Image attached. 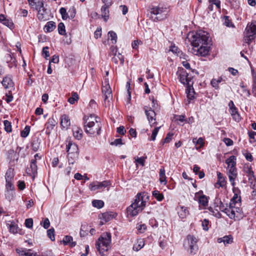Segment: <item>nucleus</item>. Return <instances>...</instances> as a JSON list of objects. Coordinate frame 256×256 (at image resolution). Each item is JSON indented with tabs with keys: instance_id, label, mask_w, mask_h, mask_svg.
Here are the masks:
<instances>
[{
	"instance_id": "f257e3e1",
	"label": "nucleus",
	"mask_w": 256,
	"mask_h": 256,
	"mask_svg": "<svg viewBox=\"0 0 256 256\" xmlns=\"http://www.w3.org/2000/svg\"><path fill=\"white\" fill-rule=\"evenodd\" d=\"M148 196L144 192H139L135 196L134 202L127 208V213L131 216H134L141 212L146 206Z\"/></svg>"
},
{
	"instance_id": "f03ea898",
	"label": "nucleus",
	"mask_w": 256,
	"mask_h": 256,
	"mask_svg": "<svg viewBox=\"0 0 256 256\" xmlns=\"http://www.w3.org/2000/svg\"><path fill=\"white\" fill-rule=\"evenodd\" d=\"M98 119L100 118H95L92 114L84 118L85 132L90 136L100 134L102 124Z\"/></svg>"
},
{
	"instance_id": "7ed1b4c3",
	"label": "nucleus",
	"mask_w": 256,
	"mask_h": 256,
	"mask_svg": "<svg viewBox=\"0 0 256 256\" xmlns=\"http://www.w3.org/2000/svg\"><path fill=\"white\" fill-rule=\"evenodd\" d=\"M28 0L31 8L37 11V18L40 20L46 21L50 19V12L44 6L42 0Z\"/></svg>"
},
{
	"instance_id": "20e7f679",
	"label": "nucleus",
	"mask_w": 256,
	"mask_h": 256,
	"mask_svg": "<svg viewBox=\"0 0 256 256\" xmlns=\"http://www.w3.org/2000/svg\"><path fill=\"white\" fill-rule=\"evenodd\" d=\"M111 234L104 232L101 234L96 242V247L102 256H106L104 252L110 248Z\"/></svg>"
},
{
	"instance_id": "39448f33",
	"label": "nucleus",
	"mask_w": 256,
	"mask_h": 256,
	"mask_svg": "<svg viewBox=\"0 0 256 256\" xmlns=\"http://www.w3.org/2000/svg\"><path fill=\"white\" fill-rule=\"evenodd\" d=\"M210 38L209 34L202 30H199L196 32H192L189 38L192 45L195 48L198 47L201 44H206Z\"/></svg>"
},
{
	"instance_id": "423d86ee",
	"label": "nucleus",
	"mask_w": 256,
	"mask_h": 256,
	"mask_svg": "<svg viewBox=\"0 0 256 256\" xmlns=\"http://www.w3.org/2000/svg\"><path fill=\"white\" fill-rule=\"evenodd\" d=\"M244 41L250 44L256 36V21L248 24L245 30Z\"/></svg>"
},
{
	"instance_id": "0eeeda50",
	"label": "nucleus",
	"mask_w": 256,
	"mask_h": 256,
	"mask_svg": "<svg viewBox=\"0 0 256 256\" xmlns=\"http://www.w3.org/2000/svg\"><path fill=\"white\" fill-rule=\"evenodd\" d=\"M198 240L192 235H188L184 242L185 249L190 250L191 254H195L198 250Z\"/></svg>"
},
{
	"instance_id": "6e6552de",
	"label": "nucleus",
	"mask_w": 256,
	"mask_h": 256,
	"mask_svg": "<svg viewBox=\"0 0 256 256\" xmlns=\"http://www.w3.org/2000/svg\"><path fill=\"white\" fill-rule=\"evenodd\" d=\"M224 213L230 218L234 219L235 218L240 216L242 210L238 206H235L233 202H230L228 204H226V210Z\"/></svg>"
},
{
	"instance_id": "1a4fd4ad",
	"label": "nucleus",
	"mask_w": 256,
	"mask_h": 256,
	"mask_svg": "<svg viewBox=\"0 0 256 256\" xmlns=\"http://www.w3.org/2000/svg\"><path fill=\"white\" fill-rule=\"evenodd\" d=\"M166 8L162 7L153 6L150 9V13L156 16L154 18V21L161 20L166 17Z\"/></svg>"
},
{
	"instance_id": "9d476101",
	"label": "nucleus",
	"mask_w": 256,
	"mask_h": 256,
	"mask_svg": "<svg viewBox=\"0 0 256 256\" xmlns=\"http://www.w3.org/2000/svg\"><path fill=\"white\" fill-rule=\"evenodd\" d=\"M102 90L103 94H104V103L106 104V102H110V100L112 99V90L109 84L108 80V78H106L104 80Z\"/></svg>"
},
{
	"instance_id": "9b49d317",
	"label": "nucleus",
	"mask_w": 256,
	"mask_h": 256,
	"mask_svg": "<svg viewBox=\"0 0 256 256\" xmlns=\"http://www.w3.org/2000/svg\"><path fill=\"white\" fill-rule=\"evenodd\" d=\"M210 50V47L208 46V42L206 44H201L198 47H194L192 49V52L194 55L204 56H206Z\"/></svg>"
},
{
	"instance_id": "f8f14e48",
	"label": "nucleus",
	"mask_w": 256,
	"mask_h": 256,
	"mask_svg": "<svg viewBox=\"0 0 256 256\" xmlns=\"http://www.w3.org/2000/svg\"><path fill=\"white\" fill-rule=\"evenodd\" d=\"M176 74L182 84L184 85H190V78H188V72L183 68H178Z\"/></svg>"
},
{
	"instance_id": "ddd939ff",
	"label": "nucleus",
	"mask_w": 256,
	"mask_h": 256,
	"mask_svg": "<svg viewBox=\"0 0 256 256\" xmlns=\"http://www.w3.org/2000/svg\"><path fill=\"white\" fill-rule=\"evenodd\" d=\"M110 183L108 180H104L102 182H94L90 184L89 188L90 190L95 191L97 190H103L106 188L110 186Z\"/></svg>"
},
{
	"instance_id": "4468645a",
	"label": "nucleus",
	"mask_w": 256,
	"mask_h": 256,
	"mask_svg": "<svg viewBox=\"0 0 256 256\" xmlns=\"http://www.w3.org/2000/svg\"><path fill=\"white\" fill-rule=\"evenodd\" d=\"M144 110L150 126H154L156 124V114L154 110H152L151 108H148V106H144Z\"/></svg>"
},
{
	"instance_id": "2eb2a0df",
	"label": "nucleus",
	"mask_w": 256,
	"mask_h": 256,
	"mask_svg": "<svg viewBox=\"0 0 256 256\" xmlns=\"http://www.w3.org/2000/svg\"><path fill=\"white\" fill-rule=\"evenodd\" d=\"M116 216V213H114L112 212H106L100 214L98 216V218L100 220L101 225H102L104 223L110 221L113 218H115Z\"/></svg>"
},
{
	"instance_id": "dca6fc26",
	"label": "nucleus",
	"mask_w": 256,
	"mask_h": 256,
	"mask_svg": "<svg viewBox=\"0 0 256 256\" xmlns=\"http://www.w3.org/2000/svg\"><path fill=\"white\" fill-rule=\"evenodd\" d=\"M66 142L68 143L66 145L67 153H78V148L77 144L68 138L66 140Z\"/></svg>"
},
{
	"instance_id": "f3484780",
	"label": "nucleus",
	"mask_w": 256,
	"mask_h": 256,
	"mask_svg": "<svg viewBox=\"0 0 256 256\" xmlns=\"http://www.w3.org/2000/svg\"><path fill=\"white\" fill-rule=\"evenodd\" d=\"M37 165L36 160H32L30 167L28 168L26 170V172L28 174L32 176V178L34 179L37 174Z\"/></svg>"
},
{
	"instance_id": "a211bd4d",
	"label": "nucleus",
	"mask_w": 256,
	"mask_h": 256,
	"mask_svg": "<svg viewBox=\"0 0 256 256\" xmlns=\"http://www.w3.org/2000/svg\"><path fill=\"white\" fill-rule=\"evenodd\" d=\"M2 83L6 89H10V92H12V90H14V83L10 76H6L4 77Z\"/></svg>"
},
{
	"instance_id": "6ab92c4d",
	"label": "nucleus",
	"mask_w": 256,
	"mask_h": 256,
	"mask_svg": "<svg viewBox=\"0 0 256 256\" xmlns=\"http://www.w3.org/2000/svg\"><path fill=\"white\" fill-rule=\"evenodd\" d=\"M228 174L230 182H231L232 186H234L235 184L234 180L237 176L236 168H228Z\"/></svg>"
},
{
	"instance_id": "aec40b11",
	"label": "nucleus",
	"mask_w": 256,
	"mask_h": 256,
	"mask_svg": "<svg viewBox=\"0 0 256 256\" xmlns=\"http://www.w3.org/2000/svg\"><path fill=\"white\" fill-rule=\"evenodd\" d=\"M234 192L233 198L230 200V202H233L235 206H240V203L241 201L240 196H239L240 191L238 188H234Z\"/></svg>"
},
{
	"instance_id": "412c9836",
	"label": "nucleus",
	"mask_w": 256,
	"mask_h": 256,
	"mask_svg": "<svg viewBox=\"0 0 256 256\" xmlns=\"http://www.w3.org/2000/svg\"><path fill=\"white\" fill-rule=\"evenodd\" d=\"M0 22L9 28L10 30H12L14 28V24L12 21L11 20L7 19L2 14H0Z\"/></svg>"
},
{
	"instance_id": "4be33fe9",
	"label": "nucleus",
	"mask_w": 256,
	"mask_h": 256,
	"mask_svg": "<svg viewBox=\"0 0 256 256\" xmlns=\"http://www.w3.org/2000/svg\"><path fill=\"white\" fill-rule=\"evenodd\" d=\"M60 124L63 128H68L70 125V121L69 116L66 114H63L60 117Z\"/></svg>"
},
{
	"instance_id": "5701e85b",
	"label": "nucleus",
	"mask_w": 256,
	"mask_h": 256,
	"mask_svg": "<svg viewBox=\"0 0 256 256\" xmlns=\"http://www.w3.org/2000/svg\"><path fill=\"white\" fill-rule=\"evenodd\" d=\"M218 182L215 184V187L219 188L220 187H224L226 184V181L222 174L220 172H217Z\"/></svg>"
},
{
	"instance_id": "b1692460",
	"label": "nucleus",
	"mask_w": 256,
	"mask_h": 256,
	"mask_svg": "<svg viewBox=\"0 0 256 256\" xmlns=\"http://www.w3.org/2000/svg\"><path fill=\"white\" fill-rule=\"evenodd\" d=\"M178 214L181 219L185 218L188 214V210L186 207L180 206L178 208Z\"/></svg>"
},
{
	"instance_id": "393cba45",
	"label": "nucleus",
	"mask_w": 256,
	"mask_h": 256,
	"mask_svg": "<svg viewBox=\"0 0 256 256\" xmlns=\"http://www.w3.org/2000/svg\"><path fill=\"white\" fill-rule=\"evenodd\" d=\"M112 60L116 64H118L120 62V64L123 66L124 62V56L119 52L118 54L116 53L112 58Z\"/></svg>"
},
{
	"instance_id": "a878e982",
	"label": "nucleus",
	"mask_w": 256,
	"mask_h": 256,
	"mask_svg": "<svg viewBox=\"0 0 256 256\" xmlns=\"http://www.w3.org/2000/svg\"><path fill=\"white\" fill-rule=\"evenodd\" d=\"M244 172L247 174V176L248 178V181L251 180H254L255 177L254 176V172L252 170V167L249 166H244Z\"/></svg>"
},
{
	"instance_id": "bb28decb",
	"label": "nucleus",
	"mask_w": 256,
	"mask_h": 256,
	"mask_svg": "<svg viewBox=\"0 0 256 256\" xmlns=\"http://www.w3.org/2000/svg\"><path fill=\"white\" fill-rule=\"evenodd\" d=\"M6 226L9 229L10 232L12 234H17L18 232V228L16 223L13 221H9L7 224Z\"/></svg>"
},
{
	"instance_id": "cd10ccee",
	"label": "nucleus",
	"mask_w": 256,
	"mask_h": 256,
	"mask_svg": "<svg viewBox=\"0 0 256 256\" xmlns=\"http://www.w3.org/2000/svg\"><path fill=\"white\" fill-rule=\"evenodd\" d=\"M62 242L64 245L69 244L71 247H74L76 246V242H73V238L70 236H66L64 237Z\"/></svg>"
},
{
	"instance_id": "c85d7f7f",
	"label": "nucleus",
	"mask_w": 256,
	"mask_h": 256,
	"mask_svg": "<svg viewBox=\"0 0 256 256\" xmlns=\"http://www.w3.org/2000/svg\"><path fill=\"white\" fill-rule=\"evenodd\" d=\"M73 136L77 140H80L82 138V130L78 127H74L72 128Z\"/></svg>"
},
{
	"instance_id": "c756f323",
	"label": "nucleus",
	"mask_w": 256,
	"mask_h": 256,
	"mask_svg": "<svg viewBox=\"0 0 256 256\" xmlns=\"http://www.w3.org/2000/svg\"><path fill=\"white\" fill-rule=\"evenodd\" d=\"M14 169L12 168H9L6 173V181L14 182Z\"/></svg>"
},
{
	"instance_id": "7c9ffc66",
	"label": "nucleus",
	"mask_w": 256,
	"mask_h": 256,
	"mask_svg": "<svg viewBox=\"0 0 256 256\" xmlns=\"http://www.w3.org/2000/svg\"><path fill=\"white\" fill-rule=\"evenodd\" d=\"M7 156L10 161L17 160L18 158V154L12 149H10L8 151Z\"/></svg>"
},
{
	"instance_id": "2f4dec72",
	"label": "nucleus",
	"mask_w": 256,
	"mask_h": 256,
	"mask_svg": "<svg viewBox=\"0 0 256 256\" xmlns=\"http://www.w3.org/2000/svg\"><path fill=\"white\" fill-rule=\"evenodd\" d=\"M79 153H68V159L69 164H73L78 158Z\"/></svg>"
},
{
	"instance_id": "473e14b6",
	"label": "nucleus",
	"mask_w": 256,
	"mask_h": 256,
	"mask_svg": "<svg viewBox=\"0 0 256 256\" xmlns=\"http://www.w3.org/2000/svg\"><path fill=\"white\" fill-rule=\"evenodd\" d=\"M230 114L232 118L236 122H239L241 118L240 114L238 112V108L236 107H234L233 108L230 110Z\"/></svg>"
},
{
	"instance_id": "72a5a7b5",
	"label": "nucleus",
	"mask_w": 256,
	"mask_h": 256,
	"mask_svg": "<svg viewBox=\"0 0 256 256\" xmlns=\"http://www.w3.org/2000/svg\"><path fill=\"white\" fill-rule=\"evenodd\" d=\"M159 176L160 182L162 184L166 185L167 184V180L164 168H162L160 170Z\"/></svg>"
},
{
	"instance_id": "f704fd0d",
	"label": "nucleus",
	"mask_w": 256,
	"mask_h": 256,
	"mask_svg": "<svg viewBox=\"0 0 256 256\" xmlns=\"http://www.w3.org/2000/svg\"><path fill=\"white\" fill-rule=\"evenodd\" d=\"M226 164H228V168H236V158L234 156H230L228 158L226 161Z\"/></svg>"
},
{
	"instance_id": "c9c22d12",
	"label": "nucleus",
	"mask_w": 256,
	"mask_h": 256,
	"mask_svg": "<svg viewBox=\"0 0 256 256\" xmlns=\"http://www.w3.org/2000/svg\"><path fill=\"white\" fill-rule=\"evenodd\" d=\"M232 242V238L231 236H226L218 239V243L224 242V245L230 244Z\"/></svg>"
},
{
	"instance_id": "e433bc0d",
	"label": "nucleus",
	"mask_w": 256,
	"mask_h": 256,
	"mask_svg": "<svg viewBox=\"0 0 256 256\" xmlns=\"http://www.w3.org/2000/svg\"><path fill=\"white\" fill-rule=\"evenodd\" d=\"M14 190H6L4 191V196L10 202L12 200L14 196Z\"/></svg>"
},
{
	"instance_id": "4c0bfd02",
	"label": "nucleus",
	"mask_w": 256,
	"mask_h": 256,
	"mask_svg": "<svg viewBox=\"0 0 256 256\" xmlns=\"http://www.w3.org/2000/svg\"><path fill=\"white\" fill-rule=\"evenodd\" d=\"M109 7L102 6L101 8L102 16L105 22H107L109 18Z\"/></svg>"
},
{
	"instance_id": "58836bf2",
	"label": "nucleus",
	"mask_w": 256,
	"mask_h": 256,
	"mask_svg": "<svg viewBox=\"0 0 256 256\" xmlns=\"http://www.w3.org/2000/svg\"><path fill=\"white\" fill-rule=\"evenodd\" d=\"M144 246V242L143 239L138 240L137 242L134 244L133 250L136 252L140 250Z\"/></svg>"
},
{
	"instance_id": "ea45409f",
	"label": "nucleus",
	"mask_w": 256,
	"mask_h": 256,
	"mask_svg": "<svg viewBox=\"0 0 256 256\" xmlns=\"http://www.w3.org/2000/svg\"><path fill=\"white\" fill-rule=\"evenodd\" d=\"M56 28V24L52 21L48 22L44 27L46 28V32H48L53 31Z\"/></svg>"
},
{
	"instance_id": "a19ab883",
	"label": "nucleus",
	"mask_w": 256,
	"mask_h": 256,
	"mask_svg": "<svg viewBox=\"0 0 256 256\" xmlns=\"http://www.w3.org/2000/svg\"><path fill=\"white\" fill-rule=\"evenodd\" d=\"M252 92L256 96V74L253 70H252Z\"/></svg>"
},
{
	"instance_id": "79ce46f5",
	"label": "nucleus",
	"mask_w": 256,
	"mask_h": 256,
	"mask_svg": "<svg viewBox=\"0 0 256 256\" xmlns=\"http://www.w3.org/2000/svg\"><path fill=\"white\" fill-rule=\"evenodd\" d=\"M92 205L95 208H100L104 206V202L102 200H94L92 202Z\"/></svg>"
},
{
	"instance_id": "37998d69",
	"label": "nucleus",
	"mask_w": 256,
	"mask_h": 256,
	"mask_svg": "<svg viewBox=\"0 0 256 256\" xmlns=\"http://www.w3.org/2000/svg\"><path fill=\"white\" fill-rule=\"evenodd\" d=\"M199 203L203 206H206L208 204V198L205 195H202L198 198Z\"/></svg>"
},
{
	"instance_id": "c03bdc74",
	"label": "nucleus",
	"mask_w": 256,
	"mask_h": 256,
	"mask_svg": "<svg viewBox=\"0 0 256 256\" xmlns=\"http://www.w3.org/2000/svg\"><path fill=\"white\" fill-rule=\"evenodd\" d=\"M152 196L159 202L162 200L164 198L163 194L157 190L152 192Z\"/></svg>"
},
{
	"instance_id": "a18cd8bd",
	"label": "nucleus",
	"mask_w": 256,
	"mask_h": 256,
	"mask_svg": "<svg viewBox=\"0 0 256 256\" xmlns=\"http://www.w3.org/2000/svg\"><path fill=\"white\" fill-rule=\"evenodd\" d=\"M78 99V96L76 92H73L72 94V96L68 99V102L70 104H74Z\"/></svg>"
},
{
	"instance_id": "49530a36",
	"label": "nucleus",
	"mask_w": 256,
	"mask_h": 256,
	"mask_svg": "<svg viewBox=\"0 0 256 256\" xmlns=\"http://www.w3.org/2000/svg\"><path fill=\"white\" fill-rule=\"evenodd\" d=\"M135 162L136 165V167L138 166L137 164H140L142 166H144V162L146 159V156H142L140 158H135Z\"/></svg>"
},
{
	"instance_id": "de8ad7c7",
	"label": "nucleus",
	"mask_w": 256,
	"mask_h": 256,
	"mask_svg": "<svg viewBox=\"0 0 256 256\" xmlns=\"http://www.w3.org/2000/svg\"><path fill=\"white\" fill-rule=\"evenodd\" d=\"M250 183V188L253 190L252 194V196H254V197L256 196V178L254 180H251L250 181H249Z\"/></svg>"
},
{
	"instance_id": "09e8293b",
	"label": "nucleus",
	"mask_w": 256,
	"mask_h": 256,
	"mask_svg": "<svg viewBox=\"0 0 256 256\" xmlns=\"http://www.w3.org/2000/svg\"><path fill=\"white\" fill-rule=\"evenodd\" d=\"M56 121L54 118H49L48 122L46 124L47 129L52 130L56 125Z\"/></svg>"
},
{
	"instance_id": "8fccbe9b",
	"label": "nucleus",
	"mask_w": 256,
	"mask_h": 256,
	"mask_svg": "<svg viewBox=\"0 0 256 256\" xmlns=\"http://www.w3.org/2000/svg\"><path fill=\"white\" fill-rule=\"evenodd\" d=\"M108 36L110 38V40L112 44L116 42L117 35L116 33L113 31H110L108 33Z\"/></svg>"
},
{
	"instance_id": "3c124183",
	"label": "nucleus",
	"mask_w": 256,
	"mask_h": 256,
	"mask_svg": "<svg viewBox=\"0 0 256 256\" xmlns=\"http://www.w3.org/2000/svg\"><path fill=\"white\" fill-rule=\"evenodd\" d=\"M30 132V126H26L24 128L21 132L20 136L22 138H26Z\"/></svg>"
},
{
	"instance_id": "603ef678",
	"label": "nucleus",
	"mask_w": 256,
	"mask_h": 256,
	"mask_svg": "<svg viewBox=\"0 0 256 256\" xmlns=\"http://www.w3.org/2000/svg\"><path fill=\"white\" fill-rule=\"evenodd\" d=\"M192 142L196 145L198 144L200 148L204 146V139L202 138H199L198 139L194 138L192 140Z\"/></svg>"
},
{
	"instance_id": "864d4df0",
	"label": "nucleus",
	"mask_w": 256,
	"mask_h": 256,
	"mask_svg": "<svg viewBox=\"0 0 256 256\" xmlns=\"http://www.w3.org/2000/svg\"><path fill=\"white\" fill-rule=\"evenodd\" d=\"M222 78H219L218 80L212 79L211 80V84L212 86L214 88L216 89L218 88V84L222 82Z\"/></svg>"
},
{
	"instance_id": "5fc2aeb1",
	"label": "nucleus",
	"mask_w": 256,
	"mask_h": 256,
	"mask_svg": "<svg viewBox=\"0 0 256 256\" xmlns=\"http://www.w3.org/2000/svg\"><path fill=\"white\" fill-rule=\"evenodd\" d=\"M76 14V10L74 6L71 7L68 12V18L72 19L74 18Z\"/></svg>"
},
{
	"instance_id": "6e6d98bb",
	"label": "nucleus",
	"mask_w": 256,
	"mask_h": 256,
	"mask_svg": "<svg viewBox=\"0 0 256 256\" xmlns=\"http://www.w3.org/2000/svg\"><path fill=\"white\" fill-rule=\"evenodd\" d=\"M58 32L60 35H64L65 34V26L64 23L60 22L58 24Z\"/></svg>"
},
{
	"instance_id": "4d7b16f0",
	"label": "nucleus",
	"mask_w": 256,
	"mask_h": 256,
	"mask_svg": "<svg viewBox=\"0 0 256 256\" xmlns=\"http://www.w3.org/2000/svg\"><path fill=\"white\" fill-rule=\"evenodd\" d=\"M4 124L6 131L8 132H10L12 131L11 123L8 120H5L4 122Z\"/></svg>"
},
{
	"instance_id": "13d9d810",
	"label": "nucleus",
	"mask_w": 256,
	"mask_h": 256,
	"mask_svg": "<svg viewBox=\"0 0 256 256\" xmlns=\"http://www.w3.org/2000/svg\"><path fill=\"white\" fill-rule=\"evenodd\" d=\"M60 12L63 20H66L68 18V13L65 8H61L60 10Z\"/></svg>"
},
{
	"instance_id": "bf43d9fd",
	"label": "nucleus",
	"mask_w": 256,
	"mask_h": 256,
	"mask_svg": "<svg viewBox=\"0 0 256 256\" xmlns=\"http://www.w3.org/2000/svg\"><path fill=\"white\" fill-rule=\"evenodd\" d=\"M54 232V228H50L47 230V235L52 241L55 240Z\"/></svg>"
},
{
	"instance_id": "052dcab7",
	"label": "nucleus",
	"mask_w": 256,
	"mask_h": 256,
	"mask_svg": "<svg viewBox=\"0 0 256 256\" xmlns=\"http://www.w3.org/2000/svg\"><path fill=\"white\" fill-rule=\"evenodd\" d=\"M6 190H14V182L6 181Z\"/></svg>"
},
{
	"instance_id": "680f3d73",
	"label": "nucleus",
	"mask_w": 256,
	"mask_h": 256,
	"mask_svg": "<svg viewBox=\"0 0 256 256\" xmlns=\"http://www.w3.org/2000/svg\"><path fill=\"white\" fill-rule=\"evenodd\" d=\"M160 128V126L156 127L152 130L151 138H150L151 140L154 141L156 140V138L157 136V134L158 132V130H159Z\"/></svg>"
},
{
	"instance_id": "e2e57ef3",
	"label": "nucleus",
	"mask_w": 256,
	"mask_h": 256,
	"mask_svg": "<svg viewBox=\"0 0 256 256\" xmlns=\"http://www.w3.org/2000/svg\"><path fill=\"white\" fill-rule=\"evenodd\" d=\"M240 86L242 89V92L247 96L250 97V91L246 88V86L244 85L243 82L240 84Z\"/></svg>"
},
{
	"instance_id": "0e129e2a",
	"label": "nucleus",
	"mask_w": 256,
	"mask_h": 256,
	"mask_svg": "<svg viewBox=\"0 0 256 256\" xmlns=\"http://www.w3.org/2000/svg\"><path fill=\"white\" fill-rule=\"evenodd\" d=\"M173 135H174L173 134H172L170 132L168 133L166 135V138L162 142V144H164L165 143L169 142L172 140V137Z\"/></svg>"
},
{
	"instance_id": "69168bd1",
	"label": "nucleus",
	"mask_w": 256,
	"mask_h": 256,
	"mask_svg": "<svg viewBox=\"0 0 256 256\" xmlns=\"http://www.w3.org/2000/svg\"><path fill=\"white\" fill-rule=\"evenodd\" d=\"M142 44V42L141 40H135L132 42V46L134 49L136 50L138 48V46Z\"/></svg>"
},
{
	"instance_id": "338daca9",
	"label": "nucleus",
	"mask_w": 256,
	"mask_h": 256,
	"mask_svg": "<svg viewBox=\"0 0 256 256\" xmlns=\"http://www.w3.org/2000/svg\"><path fill=\"white\" fill-rule=\"evenodd\" d=\"M208 224H209L208 220H206V219H204L202 220V224L203 230H206V231L208 230L209 228Z\"/></svg>"
},
{
	"instance_id": "774afa93",
	"label": "nucleus",
	"mask_w": 256,
	"mask_h": 256,
	"mask_svg": "<svg viewBox=\"0 0 256 256\" xmlns=\"http://www.w3.org/2000/svg\"><path fill=\"white\" fill-rule=\"evenodd\" d=\"M25 226L28 228H32L33 225V220L32 218H27L25 220Z\"/></svg>"
}]
</instances>
